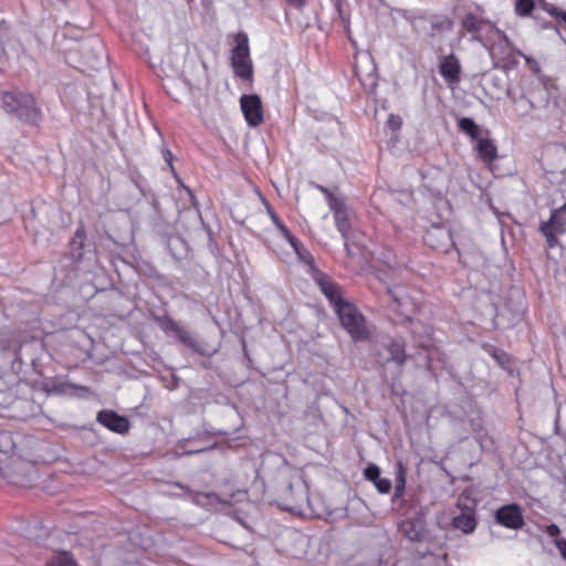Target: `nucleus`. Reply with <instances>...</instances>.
<instances>
[{"label":"nucleus","instance_id":"nucleus-1","mask_svg":"<svg viewBox=\"0 0 566 566\" xmlns=\"http://www.w3.org/2000/svg\"><path fill=\"white\" fill-rule=\"evenodd\" d=\"M2 104L9 115L25 124L38 125L42 119V112L29 93L6 92L2 95Z\"/></svg>","mask_w":566,"mask_h":566},{"label":"nucleus","instance_id":"nucleus-2","mask_svg":"<svg viewBox=\"0 0 566 566\" xmlns=\"http://www.w3.org/2000/svg\"><path fill=\"white\" fill-rule=\"evenodd\" d=\"M335 312L344 329L354 342H365L369 337V329L364 315L350 302L346 301L337 305Z\"/></svg>","mask_w":566,"mask_h":566},{"label":"nucleus","instance_id":"nucleus-3","mask_svg":"<svg viewBox=\"0 0 566 566\" xmlns=\"http://www.w3.org/2000/svg\"><path fill=\"white\" fill-rule=\"evenodd\" d=\"M520 85L522 90L520 99H525L528 105L525 112L539 107V104L546 101L544 85L538 78L524 76L521 78ZM506 95L513 103L518 102V98L512 93L510 88H507Z\"/></svg>","mask_w":566,"mask_h":566},{"label":"nucleus","instance_id":"nucleus-4","mask_svg":"<svg viewBox=\"0 0 566 566\" xmlns=\"http://www.w3.org/2000/svg\"><path fill=\"white\" fill-rule=\"evenodd\" d=\"M231 65L237 76L242 80L252 77V61L250 59L249 40L247 34L239 33L237 44L232 50Z\"/></svg>","mask_w":566,"mask_h":566},{"label":"nucleus","instance_id":"nucleus-5","mask_svg":"<svg viewBox=\"0 0 566 566\" xmlns=\"http://www.w3.org/2000/svg\"><path fill=\"white\" fill-rule=\"evenodd\" d=\"M155 322L167 335L176 337L178 342L190 348L193 353L203 354L201 344L189 331L170 316H156Z\"/></svg>","mask_w":566,"mask_h":566},{"label":"nucleus","instance_id":"nucleus-6","mask_svg":"<svg viewBox=\"0 0 566 566\" xmlns=\"http://www.w3.org/2000/svg\"><path fill=\"white\" fill-rule=\"evenodd\" d=\"M462 29L472 35V40L480 41L483 32L494 29L493 23L488 19L485 10L481 6H475L473 10H468L461 18Z\"/></svg>","mask_w":566,"mask_h":566},{"label":"nucleus","instance_id":"nucleus-7","mask_svg":"<svg viewBox=\"0 0 566 566\" xmlns=\"http://www.w3.org/2000/svg\"><path fill=\"white\" fill-rule=\"evenodd\" d=\"M494 520L499 525L513 531L521 530L525 524L522 509L516 503L500 506L494 512Z\"/></svg>","mask_w":566,"mask_h":566},{"label":"nucleus","instance_id":"nucleus-8","mask_svg":"<svg viewBox=\"0 0 566 566\" xmlns=\"http://www.w3.org/2000/svg\"><path fill=\"white\" fill-rule=\"evenodd\" d=\"M242 113L251 127H256L263 122V108L258 95H242L240 99Z\"/></svg>","mask_w":566,"mask_h":566},{"label":"nucleus","instance_id":"nucleus-9","mask_svg":"<svg viewBox=\"0 0 566 566\" xmlns=\"http://www.w3.org/2000/svg\"><path fill=\"white\" fill-rule=\"evenodd\" d=\"M461 70L460 60L453 52L440 59L439 73L448 85L452 86L460 83Z\"/></svg>","mask_w":566,"mask_h":566},{"label":"nucleus","instance_id":"nucleus-10","mask_svg":"<svg viewBox=\"0 0 566 566\" xmlns=\"http://www.w3.org/2000/svg\"><path fill=\"white\" fill-rule=\"evenodd\" d=\"M97 422L115 433H126L129 429L128 419L119 416L117 412L108 409L98 411L96 416Z\"/></svg>","mask_w":566,"mask_h":566},{"label":"nucleus","instance_id":"nucleus-11","mask_svg":"<svg viewBox=\"0 0 566 566\" xmlns=\"http://www.w3.org/2000/svg\"><path fill=\"white\" fill-rule=\"evenodd\" d=\"M333 212L335 224L337 230L340 232L343 239L345 241L348 240V233L350 230L349 222V209L345 202V200H334L332 207L329 208Z\"/></svg>","mask_w":566,"mask_h":566},{"label":"nucleus","instance_id":"nucleus-12","mask_svg":"<svg viewBox=\"0 0 566 566\" xmlns=\"http://www.w3.org/2000/svg\"><path fill=\"white\" fill-rule=\"evenodd\" d=\"M423 240L432 249L447 251L451 242V234L443 227H432L427 230Z\"/></svg>","mask_w":566,"mask_h":566},{"label":"nucleus","instance_id":"nucleus-13","mask_svg":"<svg viewBox=\"0 0 566 566\" xmlns=\"http://www.w3.org/2000/svg\"><path fill=\"white\" fill-rule=\"evenodd\" d=\"M315 282L318 284L322 293L326 296L329 303L337 308V305L346 302L342 298L338 286L333 282L328 281L319 270L317 274L312 275Z\"/></svg>","mask_w":566,"mask_h":566},{"label":"nucleus","instance_id":"nucleus-14","mask_svg":"<svg viewBox=\"0 0 566 566\" xmlns=\"http://www.w3.org/2000/svg\"><path fill=\"white\" fill-rule=\"evenodd\" d=\"M388 357L384 358L385 363L392 361L397 366L402 367L407 359L406 344L402 339H392L386 347Z\"/></svg>","mask_w":566,"mask_h":566},{"label":"nucleus","instance_id":"nucleus-15","mask_svg":"<svg viewBox=\"0 0 566 566\" xmlns=\"http://www.w3.org/2000/svg\"><path fill=\"white\" fill-rule=\"evenodd\" d=\"M475 515L476 513H472L470 510L468 513H460L452 518V526L464 534H471L475 531L478 525Z\"/></svg>","mask_w":566,"mask_h":566},{"label":"nucleus","instance_id":"nucleus-16","mask_svg":"<svg viewBox=\"0 0 566 566\" xmlns=\"http://www.w3.org/2000/svg\"><path fill=\"white\" fill-rule=\"evenodd\" d=\"M291 247L293 248L294 252L296 253L298 260L301 262H303L305 265H307V268H308L307 272L311 275L317 274L318 269L316 268L314 256L303 245V243L300 242L298 240H295L294 242H292Z\"/></svg>","mask_w":566,"mask_h":566},{"label":"nucleus","instance_id":"nucleus-17","mask_svg":"<svg viewBox=\"0 0 566 566\" xmlns=\"http://www.w3.org/2000/svg\"><path fill=\"white\" fill-rule=\"evenodd\" d=\"M401 533L410 541L418 542L422 537V524L418 520H406L400 524Z\"/></svg>","mask_w":566,"mask_h":566},{"label":"nucleus","instance_id":"nucleus-18","mask_svg":"<svg viewBox=\"0 0 566 566\" xmlns=\"http://www.w3.org/2000/svg\"><path fill=\"white\" fill-rule=\"evenodd\" d=\"M476 140H478L476 150H478L479 157L483 161H485V163L492 161L497 157V148L491 139L479 138Z\"/></svg>","mask_w":566,"mask_h":566},{"label":"nucleus","instance_id":"nucleus-19","mask_svg":"<svg viewBox=\"0 0 566 566\" xmlns=\"http://www.w3.org/2000/svg\"><path fill=\"white\" fill-rule=\"evenodd\" d=\"M458 127L461 132L469 135L472 139H479L481 129L479 125L470 117H461L458 120Z\"/></svg>","mask_w":566,"mask_h":566},{"label":"nucleus","instance_id":"nucleus-20","mask_svg":"<svg viewBox=\"0 0 566 566\" xmlns=\"http://www.w3.org/2000/svg\"><path fill=\"white\" fill-rule=\"evenodd\" d=\"M410 332L415 336H419L420 344L424 345V342L428 340L431 336L432 328L429 325H424L419 321H410Z\"/></svg>","mask_w":566,"mask_h":566},{"label":"nucleus","instance_id":"nucleus-21","mask_svg":"<svg viewBox=\"0 0 566 566\" xmlns=\"http://www.w3.org/2000/svg\"><path fill=\"white\" fill-rule=\"evenodd\" d=\"M541 224H548V228L557 233L566 232V219L563 214H559L558 211H552L551 218Z\"/></svg>","mask_w":566,"mask_h":566},{"label":"nucleus","instance_id":"nucleus-22","mask_svg":"<svg viewBox=\"0 0 566 566\" xmlns=\"http://www.w3.org/2000/svg\"><path fill=\"white\" fill-rule=\"evenodd\" d=\"M14 452V443L12 442L11 434L9 432H0V457L4 455L10 458V453ZM0 471L4 473V470L0 468Z\"/></svg>","mask_w":566,"mask_h":566},{"label":"nucleus","instance_id":"nucleus-23","mask_svg":"<svg viewBox=\"0 0 566 566\" xmlns=\"http://www.w3.org/2000/svg\"><path fill=\"white\" fill-rule=\"evenodd\" d=\"M535 8V0H515L514 11L518 17L531 15Z\"/></svg>","mask_w":566,"mask_h":566},{"label":"nucleus","instance_id":"nucleus-24","mask_svg":"<svg viewBox=\"0 0 566 566\" xmlns=\"http://www.w3.org/2000/svg\"><path fill=\"white\" fill-rule=\"evenodd\" d=\"M457 507L460 510V513H468L469 510L472 511V513H476L475 500L464 493L458 497Z\"/></svg>","mask_w":566,"mask_h":566},{"label":"nucleus","instance_id":"nucleus-25","mask_svg":"<svg viewBox=\"0 0 566 566\" xmlns=\"http://www.w3.org/2000/svg\"><path fill=\"white\" fill-rule=\"evenodd\" d=\"M406 489V470L401 464H399L398 472H397V479H396V485H395V492H394V500L399 499L403 495Z\"/></svg>","mask_w":566,"mask_h":566},{"label":"nucleus","instance_id":"nucleus-26","mask_svg":"<svg viewBox=\"0 0 566 566\" xmlns=\"http://www.w3.org/2000/svg\"><path fill=\"white\" fill-rule=\"evenodd\" d=\"M539 232L545 237L548 249H554L559 244L557 232L548 228V224H539Z\"/></svg>","mask_w":566,"mask_h":566},{"label":"nucleus","instance_id":"nucleus-27","mask_svg":"<svg viewBox=\"0 0 566 566\" xmlns=\"http://www.w3.org/2000/svg\"><path fill=\"white\" fill-rule=\"evenodd\" d=\"M542 8L544 11H546L549 15L555 18L558 21H562L566 25V11L547 2H543Z\"/></svg>","mask_w":566,"mask_h":566},{"label":"nucleus","instance_id":"nucleus-28","mask_svg":"<svg viewBox=\"0 0 566 566\" xmlns=\"http://www.w3.org/2000/svg\"><path fill=\"white\" fill-rule=\"evenodd\" d=\"M388 294L392 297L396 304V310L406 307L409 304L408 297L396 289L388 287Z\"/></svg>","mask_w":566,"mask_h":566},{"label":"nucleus","instance_id":"nucleus-29","mask_svg":"<svg viewBox=\"0 0 566 566\" xmlns=\"http://www.w3.org/2000/svg\"><path fill=\"white\" fill-rule=\"evenodd\" d=\"M50 566H76V563L69 553H62L52 559Z\"/></svg>","mask_w":566,"mask_h":566},{"label":"nucleus","instance_id":"nucleus-30","mask_svg":"<svg viewBox=\"0 0 566 566\" xmlns=\"http://www.w3.org/2000/svg\"><path fill=\"white\" fill-rule=\"evenodd\" d=\"M364 476L374 484L380 479V469L376 464H368L364 471Z\"/></svg>","mask_w":566,"mask_h":566},{"label":"nucleus","instance_id":"nucleus-31","mask_svg":"<svg viewBox=\"0 0 566 566\" xmlns=\"http://www.w3.org/2000/svg\"><path fill=\"white\" fill-rule=\"evenodd\" d=\"M377 491L381 494H387L391 490V481L389 479L380 478L375 483Z\"/></svg>","mask_w":566,"mask_h":566},{"label":"nucleus","instance_id":"nucleus-32","mask_svg":"<svg viewBox=\"0 0 566 566\" xmlns=\"http://www.w3.org/2000/svg\"><path fill=\"white\" fill-rule=\"evenodd\" d=\"M387 125L394 132L399 130L402 125L401 117L399 115H395V114L389 115V117L387 119Z\"/></svg>","mask_w":566,"mask_h":566},{"label":"nucleus","instance_id":"nucleus-33","mask_svg":"<svg viewBox=\"0 0 566 566\" xmlns=\"http://www.w3.org/2000/svg\"><path fill=\"white\" fill-rule=\"evenodd\" d=\"M317 189L324 193L326 200H327V203H328V207L331 208L332 207V203L334 202V200H343V198H339V197H336L334 196L328 188L324 187V186H321V185H317Z\"/></svg>","mask_w":566,"mask_h":566},{"label":"nucleus","instance_id":"nucleus-34","mask_svg":"<svg viewBox=\"0 0 566 566\" xmlns=\"http://www.w3.org/2000/svg\"><path fill=\"white\" fill-rule=\"evenodd\" d=\"M317 189L324 193L326 200H327V203H328V207L331 208L332 207V203L334 202V200H343V198H339V197H336L334 196L328 188L324 187V186H321V185H317Z\"/></svg>","mask_w":566,"mask_h":566},{"label":"nucleus","instance_id":"nucleus-35","mask_svg":"<svg viewBox=\"0 0 566 566\" xmlns=\"http://www.w3.org/2000/svg\"><path fill=\"white\" fill-rule=\"evenodd\" d=\"M277 230L286 239V241L292 244L295 240H297L287 229V227L282 222L279 226H276Z\"/></svg>","mask_w":566,"mask_h":566},{"label":"nucleus","instance_id":"nucleus-36","mask_svg":"<svg viewBox=\"0 0 566 566\" xmlns=\"http://www.w3.org/2000/svg\"><path fill=\"white\" fill-rule=\"evenodd\" d=\"M163 157H164L165 163L169 166L171 172L176 176V170L172 165V159H174L172 153L168 148H164Z\"/></svg>","mask_w":566,"mask_h":566},{"label":"nucleus","instance_id":"nucleus-37","mask_svg":"<svg viewBox=\"0 0 566 566\" xmlns=\"http://www.w3.org/2000/svg\"><path fill=\"white\" fill-rule=\"evenodd\" d=\"M545 532L546 534L549 536V537H553L554 541L556 538H560L559 537V534H560V530L559 527L556 525V524H549L545 527Z\"/></svg>","mask_w":566,"mask_h":566},{"label":"nucleus","instance_id":"nucleus-38","mask_svg":"<svg viewBox=\"0 0 566 566\" xmlns=\"http://www.w3.org/2000/svg\"><path fill=\"white\" fill-rule=\"evenodd\" d=\"M85 239V233L82 229L76 230L74 238L72 239L73 245H78V248H82L83 242Z\"/></svg>","mask_w":566,"mask_h":566},{"label":"nucleus","instance_id":"nucleus-39","mask_svg":"<svg viewBox=\"0 0 566 566\" xmlns=\"http://www.w3.org/2000/svg\"><path fill=\"white\" fill-rule=\"evenodd\" d=\"M556 548L559 551L562 557L566 562V539L565 538H556L554 541Z\"/></svg>","mask_w":566,"mask_h":566},{"label":"nucleus","instance_id":"nucleus-40","mask_svg":"<svg viewBox=\"0 0 566 566\" xmlns=\"http://www.w3.org/2000/svg\"><path fill=\"white\" fill-rule=\"evenodd\" d=\"M266 211H268L272 222L275 224V227L279 226L280 223H282L279 216L275 213V211L270 206H266Z\"/></svg>","mask_w":566,"mask_h":566},{"label":"nucleus","instance_id":"nucleus-41","mask_svg":"<svg viewBox=\"0 0 566 566\" xmlns=\"http://www.w3.org/2000/svg\"><path fill=\"white\" fill-rule=\"evenodd\" d=\"M214 448V444L211 446L210 448H200V449H190V450H186L182 452V454H197V453H201V452H205L207 450H210V449H213Z\"/></svg>","mask_w":566,"mask_h":566},{"label":"nucleus","instance_id":"nucleus-42","mask_svg":"<svg viewBox=\"0 0 566 566\" xmlns=\"http://www.w3.org/2000/svg\"><path fill=\"white\" fill-rule=\"evenodd\" d=\"M289 3L295 8H302L305 3V0H287Z\"/></svg>","mask_w":566,"mask_h":566},{"label":"nucleus","instance_id":"nucleus-43","mask_svg":"<svg viewBox=\"0 0 566 566\" xmlns=\"http://www.w3.org/2000/svg\"><path fill=\"white\" fill-rule=\"evenodd\" d=\"M554 211H558L559 214L566 216V202L558 209H555Z\"/></svg>","mask_w":566,"mask_h":566},{"label":"nucleus","instance_id":"nucleus-44","mask_svg":"<svg viewBox=\"0 0 566 566\" xmlns=\"http://www.w3.org/2000/svg\"><path fill=\"white\" fill-rule=\"evenodd\" d=\"M233 496L238 497L239 501L241 497L247 496V491H238Z\"/></svg>","mask_w":566,"mask_h":566},{"label":"nucleus","instance_id":"nucleus-45","mask_svg":"<svg viewBox=\"0 0 566 566\" xmlns=\"http://www.w3.org/2000/svg\"><path fill=\"white\" fill-rule=\"evenodd\" d=\"M339 14H340V18L343 20L345 29L348 31V24H349L348 20L342 14L340 11H339Z\"/></svg>","mask_w":566,"mask_h":566},{"label":"nucleus","instance_id":"nucleus-46","mask_svg":"<svg viewBox=\"0 0 566 566\" xmlns=\"http://www.w3.org/2000/svg\"><path fill=\"white\" fill-rule=\"evenodd\" d=\"M74 388L78 389V390H82V391H85L87 392L88 391V388L85 387V386H74Z\"/></svg>","mask_w":566,"mask_h":566},{"label":"nucleus","instance_id":"nucleus-47","mask_svg":"<svg viewBox=\"0 0 566 566\" xmlns=\"http://www.w3.org/2000/svg\"><path fill=\"white\" fill-rule=\"evenodd\" d=\"M504 42H505V45L509 46V41H507L506 36H504Z\"/></svg>","mask_w":566,"mask_h":566},{"label":"nucleus","instance_id":"nucleus-48","mask_svg":"<svg viewBox=\"0 0 566 566\" xmlns=\"http://www.w3.org/2000/svg\"><path fill=\"white\" fill-rule=\"evenodd\" d=\"M98 65H99V61L97 60V61L93 64V66L97 67Z\"/></svg>","mask_w":566,"mask_h":566},{"label":"nucleus","instance_id":"nucleus-49","mask_svg":"<svg viewBox=\"0 0 566 566\" xmlns=\"http://www.w3.org/2000/svg\"><path fill=\"white\" fill-rule=\"evenodd\" d=\"M496 49H497V46H496V45H494V46L492 48V54H494V52H495V50H496Z\"/></svg>","mask_w":566,"mask_h":566},{"label":"nucleus","instance_id":"nucleus-50","mask_svg":"<svg viewBox=\"0 0 566 566\" xmlns=\"http://www.w3.org/2000/svg\"><path fill=\"white\" fill-rule=\"evenodd\" d=\"M187 190H188V192H189V195H190L191 199L193 200V199H195V198H193V193H191V191H190L189 189H187Z\"/></svg>","mask_w":566,"mask_h":566},{"label":"nucleus","instance_id":"nucleus-51","mask_svg":"<svg viewBox=\"0 0 566 566\" xmlns=\"http://www.w3.org/2000/svg\"><path fill=\"white\" fill-rule=\"evenodd\" d=\"M518 55L523 56L522 52H517ZM524 57L528 61V59L524 55Z\"/></svg>","mask_w":566,"mask_h":566}]
</instances>
